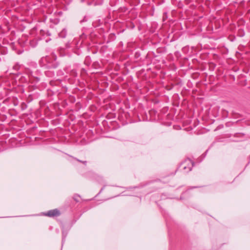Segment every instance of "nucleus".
I'll use <instances>...</instances> for the list:
<instances>
[{"instance_id": "1", "label": "nucleus", "mask_w": 250, "mask_h": 250, "mask_svg": "<svg viewBox=\"0 0 250 250\" xmlns=\"http://www.w3.org/2000/svg\"><path fill=\"white\" fill-rule=\"evenodd\" d=\"M193 166V162L189 159L185 160L181 165V167L185 170V172H188L190 171Z\"/></svg>"}, {"instance_id": "2", "label": "nucleus", "mask_w": 250, "mask_h": 250, "mask_svg": "<svg viewBox=\"0 0 250 250\" xmlns=\"http://www.w3.org/2000/svg\"><path fill=\"white\" fill-rule=\"evenodd\" d=\"M44 215L50 217H58L61 215V212L58 209L56 208L48 211Z\"/></svg>"}, {"instance_id": "3", "label": "nucleus", "mask_w": 250, "mask_h": 250, "mask_svg": "<svg viewBox=\"0 0 250 250\" xmlns=\"http://www.w3.org/2000/svg\"><path fill=\"white\" fill-rule=\"evenodd\" d=\"M79 162L82 163L83 164H86V161H80V160H78Z\"/></svg>"}]
</instances>
